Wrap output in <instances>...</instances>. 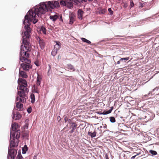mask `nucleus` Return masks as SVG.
Masks as SVG:
<instances>
[{"label": "nucleus", "mask_w": 159, "mask_h": 159, "mask_svg": "<svg viewBox=\"0 0 159 159\" xmlns=\"http://www.w3.org/2000/svg\"><path fill=\"white\" fill-rule=\"evenodd\" d=\"M20 83L22 84V85L23 86H27V81L25 79L19 78L18 80V84L20 85Z\"/></svg>", "instance_id": "1a4fd4ad"}, {"label": "nucleus", "mask_w": 159, "mask_h": 159, "mask_svg": "<svg viewBox=\"0 0 159 159\" xmlns=\"http://www.w3.org/2000/svg\"><path fill=\"white\" fill-rule=\"evenodd\" d=\"M105 10H102L101 11H99V13L100 14H103L105 13Z\"/></svg>", "instance_id": "4c0bfd02"}, {"label": "nucleus", "mask_w": 159, "mask_h": 159, "mask_svg": "<svg viewBox=\"0 0 159 159\" xmlns=\"http://www.w3.org/2000/svg\"><path fill=\"white\" fill-rule=\"evenodd\" d=\"M103 128L106 129L107 128V125L106 124H105L104 126H103Z\"/></svg>", "instance_id": "de8ad7c7"}, {"label": "nucleus", "mask_w": 159, "mask_h": 159, "mask_svg": "<svg viewBox=\"0 0 159 159\" xmlns=\"http://www.w3.org/2000/svg\"><path fill=\"white\" fill-rule=\"evenodd\" d=\"M132 115L133 116H135V115L133 114V113H132Z\"/></svg>", "instance_id": "6e6d98bb"}, {"label": "nucleus", "mask_w": 159, "mask_h": 159, "mask_svg": "<svg viewBox=\"0 0 159 159\" xmlns=\"http://www.w3.org/2000/svg\"><path fill=\"white\" fill-rule=\"evenodd\" d=\"M42 6L43 7L39 6H36L34 10H30L25 15L23 23L25 25L24 28L25 30H27V28H30L31 32V28L30 27V22H32L35 24L38 21L37 19L35 18L36 17V15L38 17H40L42 14H44L46 11L47 10L45 5Z\"/></svg>", "instance_id": "f257e3e1"}, {"label": "nucleus", "mask_w": 159, "mask_h": 159, "mask_svg": "<svg viewBox=\"0 0 159 159\" xmlns=\"http://www.w3.org/2000/svg\"><path fill=\"white\" fill-rule=\"evenodd\" d=\"M98 114L100 115H103V112H98Z\"/></svg>", "instance_id": "49530a36"}, {"label": "nucleus", "mask_w": 159, "mask_h": 159, "mask_svg": "<svg viewBox=\"0 0 159 159\" xmlns=\"http://www.w3.org/2000/svg\"><path fill=\"white\" fill-rule=\"evenodd\" d=\"M27 112L28 113H30L32 111V108L31 107H29L27 109Z\"/></svg>", "instance_id": "f704fd0d"}, {"label": "nucleus", "mask_w": 159, "mask_h": 159, "mask_svg": "<svg viewBox=\"0 0 159 159\" xmlns=\"http://www.w3.org/2000/svg\"><path fill=\"white\" fill-rule=\"evenodd\" d=\"M120 60L118 61L117 62V64H120Z\"/></svg>", "instance_id": "8fccbe9b"}, {"label": "nucleus", "mask_w": 159, "mask_h": 159, "mask_svg": "<svg viewBox=\"0 0 159 159\" xmlns=\"http://www.w3.org/2000/svg\"><path fill=\"white\" fill-rule=\"evenodd\" d=\"M78 17L79 19H82L83 15L84 13L83 11L81 9H79L78 11Z\"/></svg>", "instance_id": "9b49d317"}, {"label": "nucleus", "mask_w": 159, "mask_h": 159, "mask_svg": "<svg viewBox=\"0 0 159 159\" xmlns=\"http://www.w3.org/2000/svg\"><path fill=\"white\" fill-rule=\"evenodd\" d=\"M68 68L73 71H75V69L74 68V66L70 64H69L67 65Z\"/></svg>", "instance_id": "6ab92c4d"}, {"label": "nucleus", "mask_w": 159, "mask_h": 159, "mask_svg": "<svg viewBox=\"0 0 159 159\" xmlns=\"http://www.w3.org/2000/svg\"><path fill=\"white\" fill-rule=\"evenodd\" d=\"M25 70H28L29 69L32 68V66L30 65L26 64L24 63H22L20 65Z\"/></svg>", "instance_id": "0eeeda50"}, {"label": "nucleus", "mask_w": 159, "mask_h": 159, "mask_svg": "<svg viewBox=\"0 0 159 159\" xmlns=\"http://www.w3.org/2000/svg\"><path fill=\"white\" fill-rule=\"evenodd\" d=\"M149 152L152 155H155L157 154V152L154 150H150Z\"/></svg>", "instance_id": "cd10ccee"}, {"label": "nucleus", "mask_w": 159, "mask_h": 159, "mask_svg": "<svg viewBox=\"0 0 159 159\" xmlns=\"http://www.w3.org/2000/svg\"><path fill=\"white\" fill-rule=\"evenodd\" d=\"M70 124H71V128L72 129L70 132L71 133H72L74 132V130L76 129L77 126V124L73 122H70Z\"/></svg>", "instance_id": "f8f14e48"}, {"label": "nucleus", "mask_w": 159, "mask_h": 159, "mask_svg": "<svg viewBox=\"0 0 159 159\" xmlns=\"http://www.w3.org/2000/svg\"><path fill=\"white\" fill-rule=\"evenodd\" d=\"M34 93H39V91L38 90L35 89V88L34 90Z\"/></svg>", "instance_id": "79ce46f5"}, {"label": "nucleus", "mask_w": 159, "mask_h": 159, "mask_svg": "<svg viewBox=\"0 0 159 159\" xmlns=\"http://www.w3.org/2000/svg\"><path fill=\"white\" fill-rule=\"evenodd\" d=\"M112 110H113V107H111V108L110 110H109V111H111V112Z\"/></svg>", "instance_id": "603ef678"}, {"label": "nucleus", "mask_w": 159, "mask_h": 159, "mask_svg": "<svg viewBox=\"0 0 159 159\" xmlns=\"http://www.w3.org/2000/svg\"><path fill=\"white\" fill-rule=\"evenodd\" d=\"M75 16L72 14H71L69 15V18L70 20L69 24H72L73 23L75 20Z\"/></svg>", "instance_id": "9d476101"}, {"label": "nucleus", "mask_w": 159, "mask_h": 159, "mask_svg": "<svg viewBox=\"0 0 159 159\" xmlns=\"http://www.w3.org/2000/svg\"><path fill=\"white\" fill-rule=\"evenodd\" d=\"M72 1H74L76 4H78L79 3H83V2H84V0H72Z\"/></svg>", "instance_id": "b1692460"}, {"label": "nucleus", "mask_w": 159, "mask_h": 159, "mask_svg": "<svg viewBox=\"0 0 159 159\" xmlns=\"http://www.w3.org/2000/svg\"><path fill=\"white\" fill-rule=\"evenodd\" d=\"M139 154H137V155H134L131 157V159H134L137 155H139Z\"/></svg>", "instance_id": "37998d69"}, {"label": "nucleus", "mask_w": 159, "mask_h": 159, "mask_svg": "<svg viewBox=\"0 0 159 159\" xmlns=\"http://www.w3.org/2000/svg\"><path fill=\"white\" fill-rule=\"evenodd\" d=\"M54 42L56 43V44L55 45H57L61 47V44L60 42L58 41H55Z\"/></svg>", "instance_id": "72a5a7b5"}, {"label": "nucleus", "mask_w": 159, "mask_h": 159, "mask_svg": "<svg viewBox=\"0 0 159 159\" xmlns=\"http://www.w3.org/2000/svg\"><path fill=\"white\" fill-rule=\"evenodd\" d=\"M81 40L83 42L86 43L88 44H90L91 43V42L90 41L87 39L85 38H81Z\"/></svg>", "instance_id": "aec40b11"}, {"label": "nucleus", "mask_w": 159, "mask_h": 159, "mask_svg": "<svg viewBox=\"0 0 159 159\" xmlns=\"http://www.w3.org/2000/svg\"><path fill=\"white\" fill-rule=\"evenodd\" d=\"M39 44L41 47H41L42 48H43L45 45V43L42 40H40L39 42Z\"/></svg>", "instance_id": "c756f323"}, {"label": "nucleus", "mask_w": 159, "mask_h": 159, "mask_svg": "<svg viewBox=\"0 0 159 159\" xmlns=\"http://www.w3.org/2000/svg\"><path fill=\"white\" fill-rule=\"evenodd\" d=\"M110 121L112 123L115 122L116 121L115 118L114 117H109Z\"/></svg>", "instance_id": "393cba45"}, {"label": "nucleus", "mask_w": 159, "mask_h": 159, "mask_svg": "<svg viewBox=\"0 0 159 159\" xmlns=\"http://www.w3.org/2000/svg\"><path fill=\"white\" fill-rule=\"evenodd\" d=\"M38 155L37 154H35L34 157L33 159H37V156Z\"/></svg>", "instance_id": "c03bdc74"}, {"label": "nucleus", "mask_w": 159, "mask_h": 159, "mask_svg": "<svg viewBox=\"0 0 159 159\" xmlns=\"http://www.w3.org/2000/svg\"><path fill=\"white\" fill-rule=\"evenodd\" d=\"M129 57H125V58H121L120 60V61H123V60H124L125 61L129 60Z\"/></svg>", "instance_id": "473e14b6"}, {"label": "nucleus", "mask_w": 159, "mask_h": 159, "mask_svg": "<svg viewBox=\"0 0 159 159\" xmlns=\"http://www.w3.org/2000/svg\"><path fill=\"white\" fill-rule=\"evenodd\" d=\"M155 90V89H153L152 90V91H154Z\"/></svg>", "instance_id": "4d7b16f0"}, {"label": "nucleus", "mask_w": 159, "mask_h": 159, "mask_svg": "<svg viewBox=\"0 0 159 159\" xmlns=\"http://www.w3.org/2000/svg\"><path fill=\"white\" fill-rule=\"evenodd\" d=\"M27 150L28 149L27 147L26 146V147H24V148H22V153H26Z\"/></svg>", "instance_id": "bb28decb"}, {"label": "nucleus", "mask_w": 159, "mask_h": 159, "mask_svg": "<svg viewBox=\"0 0 159 159\" xmlns=\"http://www.w3.org/2000/svg\"><path fill=\"white\" fill-rule=\"evenodd\" d=\"M27 86L20 85L19 87V89L21 91H18V95L19 96L20 98L18 97L16 98V101H19L21 102H24L26 101V99L24 97L25 94V92H28V89L27 88Z\"/></svg>", "instance_id": "20e7f679"}, {"label": "nucleus", "mask_w": 159, "mask_h": 159, "mask_svg": "<svg viewBox=\"0 0 159 159\" xmlns=\"http://www.w3.org/2000/svg\"><path fill=\"white\" fill-rule=\"evenodd\" d=\"M152 94V92H149L148 93V95H151Z\"/></svg>", "instance_id": "864d4df0"}, {"label": "nucleus", "mask_w": 159, "mask_h": 159, "mask_svg": "<svg viewBox=\"0 0 159 159\" xmlns=\"http://www.w3.org/2000/svg\"><path fill=\"white\" fill-rule=\"evenodd\" d=\"M61 47L57 45H55L54 46V50L57 51L60 49Z\"/></svg>", "instance_id": "c85d7f7f"}, {"label": "nucleus", "mask_w": 159, "mask_h": 159, "mask_svg": "<svg viewBox=\"0 0 159 159\" xmlns=\"http://www.w3.org/2000/svg\"><path fill=\"white\" fill-rule=\"evenodd\" d=\"M100 129H101L102 128V126H100L99 127Z\"/></svg>", "instance_id": "5fc2aeb1"}, {"label": "nucleus", "mask_w": 159, "mask_h": 159, "mask_svg": "<svg viewBox=\"0 0 159 159\" xmlns=\"http://www.w3.org/2000/svg\"><path fill=\"white\" fill-rule=\"evenodd\" d=\"M60 20L61 21H63V20H62V16H60Z\"/></svg>", "instance_id": "a18cd8bd"}, {"label": "nucleus", "mask_w": 159, "mask_h": 159, "mask_svg": "<svg viewBox=\"0 0 159 159\" xmlns=\"http://www.w3.org/2000/svg\"><path fill=\"white\" fill-rule=\"evenodd\" d=\"M30 98L31 99V102L32 103H34L35 101V98L34 94H31L30 95Z\"/></svg>", "instance_id": "4be33fe9"}, {"label": "nucleus", "mask_w": 159, "mask_h": 159, "mask_svg": "<svg viewBox=\"0 0 159 159\" xmlns=\"http://www.w3.org/2000/svg\"><path fill=\"white\" fill-rule=\"evenodd\" d=\"M16 159H23L20 152L19 153L18 152Z\"/></svg>", "instance_id": "a878e982"}, {"label": "nucleus", "mask_w": 159, "mask_h": 159, "mask_svg": "<svg viewBox=\"0 0 159 159\" xmlns=\"http://www.w3.org/2000/svg\"><path fill=\"white\" fill-rule=\"evenodd\" d=\"M108 11L109 12L110 15H112L113 14V12L111 10V8H109L108 9Z\"/></svg>", "instance_id": "e433bc0d"}, {"label": "nucleus", "mask_w": 159, "mask_h": 159, "mask_svg": "<svg viewBox=\"0 0 159 159\" xmlns=\"http://www.w3.org/2000/svg\"><path fill=\"white\" fill-rule=\"evenodd\" d=\"M74 78L72 76H70L67 78L66 79L68 80H70L71 79H73Z\"/></svg>", "instance_id": "58836bf2"}, {"label": "nucleus", "mask_w": 159, "mask_h": 159, "mask_svg": "<svg viewBox=\"0 0 159 159\" xmlns=\"http://www.w3.org/2000/svg\"><path fill=\"white\" fill-rule=\"evenodd\" d=\"M98 129V130L99 131V133L100 134H102V130H101V129H100L99 128H97Z\"/></svg>", "instance_id": "ea45409f"}, {"label": "nucleus", "mask_w": 159, "mask_h": 159, "mask_svg": "<svg viewBox=\"0 0 159 159\" xmlns=\"http://www.w3.org/2000/svg\"><path fill=\"white\" fill-rule=\"evenodd\" d=\"M43 5H45L46 7L47 10L46 11V12L48 11L49 8L53 9L55 7H58L59 6V3L58 2L52 1L41 2L40 3L39 6L40 7H43L42 6Z\"/></svg>", "instance_id": "39448f33"}, {"label": "nucleus", "mask_w": 159, "mask_h": 159, "mask_svg": "<svg viewBox=\"0 0 159 159\" xmlns=\"http://www.w3.org/2000/svg\"><path fill=\"white\" fill-rule=\"evenodd\" d=\"M57 53V51L54 50V51H52V55L53 56H55Z\"/></svg>", "instance_id": "c9c22d12"}, {"label": "nucleus", "mask_w": 159, "mask_h": 159, "mask_svg": "<svg viewBox=\"0 0 159 159\" xmlns=\"http://www.w3.org/2000/svg\"><path fill=\"white\" fill-rule=\"evenodd\" d=\"M41 79L39 76H38L37 78V85L38 86H39L40 84V82L41 81Z\"/></svg>", "instance_id": "412c9836"}, {"label": "nucleus", "mask_w": 159, "mask_h": 159, "mask_svg": "<svg viewBox=\"0 0 159 159\" xmlns=\"http://www.w3.org/2000/svg\"><path fill=\"white\" fill-rule=\"evenodd\" d=\"M21 117V116L19 112H17L16 115L15 117V114H13L12 118L13 119H14L15 120H18L20 119Z\"/></svg>", "instance_id": "ddd939ff"}, {"label": "nucleus", "mask_w": 159, "mask_h": 159, "mask_svg": "<svg viewBox=\"0 0 159 159\" xmlns=\"http://www.w3.org/2000/svg\"><path fill=\"white\" fill-rule=\"evenodd\" d=\"M103 115H107L111 113V111H104L103 112Z\"/></svg>", "instance_id": "2f4dec72"}, {"label": "nucleus", "mask_w": 159, "mask_h": 159, "mask_svg": "<svg viewBox=\"0 0 159 159\" xmlns=\"http://www.w3.org/2000/svg\"><path fill=\"white\" fill-rule=\"evenodd\" d=\"M19 75L24 78H26L28 77L26 73L23 71H19Z\"/></svg>", "instance_id": "4468645a"}, {"label": "nucleus", "mask_w": 159, "mask_h": 159, "mask_svg": "<svg viewBox=\"0 0 159 159\" xmlns=\"http://www.w3.org/2000/svg\"><path fill=\"white\" fill-rule=\"evenodd\" d=\"M134 3L132 1H130V6L131 7H132L134 6Z\"/></svg>", "instance_id": "a19ab883"}, {"label": "nucleus", "mask_w": 159, "mask_h": 159, "mask_svg": "<svg viewBox=\"0 0 159 159\" xmlns=\"http://www.w3.org/2000/svg\"><path fill=\"white\" fill-rule=\"evenodd\" d=\"M72 0H69V1H66V6L67 7L71 8L73 6V3L71 2Z\"/></svg>", "instance_id": "f3484780"}, {"label": "nucleus", "mask_w": 159, "mask_h": 159, "mask_svg": "<svg viewBox=\"0 0 159 159\" xmlns=\"http://www.w3.org/2000/svg\"><path fill=\"white\" fill-rule=\"evenodd\" d=\"M96 133L95 131L93 133L91 132H89L88 133L89 135L92 138L95 137L96 136Z\"/></svg>", "instance_id": "a211bd4d"}, {"label": "nucleus", "mask_w": 159, "mask_h": 159, "mask_svg": "<svg viewBox=\"0 0 159 159\" xmlns=\"http://www.w3.org/2000/svg\"><path fill=\"white\" fill-rule=\"evenodd\" d=\"M21 56L20 55V59L22 62H25L27 64L30 65V63H31V61L29 59L26 58V57H21Z\"/></svg>", "instance_id": "6e6552de"}, {"label": "nucleus", "mask_w": 159, "mask_h": 159, "mask_svg": "<svg viewBox=\"0 0 159 159\" xmlns=\"http://www.w3.org/2000/svg\"><path fill=\"white\" fill-rule=\"evenodd\" d=\"M20 131L18 129L17 124H12L11 128L10 141V143L9 148L14 147L18 145L17 139L20 138Z\"/></svg>", "instance_id": "7ed1b4c3"}, {"label": "nucleus", "mask_w": 159, "mask_h": 159, "mask_svg": "<svg viewBox=\"0 0 159 159\" xmlns=\"http://www.w3.org/2000/svg\"><path fill=\"white\" fill-rule=\"evenodd\" d=\"M16 107L19 111H21L23 108V105L19 102H17L16 103Z\"/></svg>", "instance_id": "2eb2a0df"}, {"label": "nucleus", "mask_w": 159, "mask_h": 159, "mask_svg": "<svg viewBox=\"0 0 159 159\" xmlns=\"http://www.w3.org/2000/svg\"><path fill=\"white\" fill-rule=\"evenodd\" d=\"M30 28H27V30H25L24 35L22 36V43L24 45H21L20 55L22 56L24 54L26 57H29L30 54L27 52H30L31 51L30 44L27 40L30 37Z\"/></svg>", "instance_id": "f03ea898"}, {"label": "nucleus", "mask_w": 159, "mask_h": 159, "mask_svg": "<svg viewBox=\"0 0 159 159\" xmlns=\"http://www.w3.org/2000/svg\"><path fill=\"white\" fill-rule=\"evenodd\" d=\"M34 64L36 65V66H39V65H38V63L37 62H34Z\"/></svg>", "instance_id": "09e8293b"}, {"label": "nucleus", "mask_w": 159, "mask_h": 159, "mask_svg": "<svg viewBox=\"0 0 159 159\" xmlns=\"http://www.w3.org/2000/svg\"><path fill=\"white\" fill-rule=\"evenodd\" d=\"M49 18L50 19L52 20L53 22H55L58 18V16L56 15H51L50 16Z\"/></svg>", "instance_id": "dca6fc26"}, {"label": "nucleus", "mask_w": 159, "mask_h": 159, "mask_svg": "<svg viewBox=\"0 0 159 159\" xmlns=\"http://www.w3.org/2000/svg\"><path fill=\"white\" fill-rule=\"evenodd\" d=\"M45 28L43 26H42L40 28V30L44 34H46Z\"/></svg>", "instance_id": "5701e85b"}, {"label": "nucleus", "mask_w": 159, "mask_h": 159, "mask_svg": "<svg viewBox=\"0 0 159 159\" xmlns=\"http://www.w3.org/2000/svg\"><path fill=\"white\" fill-rule=\"evenodd\" d=\"M66 1H64L63 0L60 1V3L61 5H63V6H66Z\"/></svg>", "instance_id": "7c9ffc66"}, {"label": "nucleus", "mask_w": 159, "mask_h": 159, "mask_svg": "<svg viewBox=\"0 0 159 159\" xmlns=\"http://www.w3.org/2000/svg\"><path fill=\"white\" fill-rule=\"evenodd\" d=\"M106 159H109L107 155H106Z\"/></svg>", "instance_id": "3c124183"}, {"label": "nucleus", "mask_w": 159, "mask_h": 159, "mask_svg": "<svg viewBox=\"0 0 159 159\" xmlns=\"http://www.w3.org/2000/svg\"><path fill=\"white\" fill-rule=\"evenodd\" d=\"M17 154V150L12 148H8L7 159H14Z\"/></svg>", "instance_id": "423d86ee"}]
</instances>
